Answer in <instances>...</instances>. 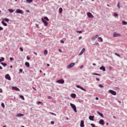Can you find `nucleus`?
<instances>
[{"label": "nucleus", "instance_id": "nucleus-12", "mask_svg": "<svg viewBox=\"0 0 127 127\" xmlns=\"http://www.w3.org/2000/svg\"><path fill=\"white\" fill-rule=\"evenodd\" d=\"M80 127H85V124H84V121L81 120L80 124Z\"/></svg>", "mask_w": 127, "mask_h": 127}, {"label": "nucleus", "instance_id": "nucleus-11", "mask_svg": "<svg viewBox=\"0 0 127 127\" xmlns=\"http://www.w3.org/2000/svg\"><path fill=\"white\" fill-rule=\"evenodd\" d=\"M99 124H100V125H102V126H104V125H105V121H104V120L101 119L99 121Z\"/></svg>", "mask_w": 127, "mask_h": 127}, {"label": "nucleus", "instance_id": "nucleus-41", "mask_svg": "<svg viewBox=\"0 0 127 127\" xmlns=\"http://www.w3.org/2000/svg\"><path fill=\"white\" fill-rule=\"evenodd\" d=\"M50 114H51V115H53V116H56V114H55V113L50 112Z\"/></svg>", "mask_w": 127, "mask_h": 127}, {"label": "nucleus", "instance_id": "nucleus-8", "mask_svg": "<svg viewBox=\"0 0 127 127\" xmlns=\"http://www.w3.org/2000/svg\"><path fill=\"white\" fill-rule=\"evenodd\" d=\"M87 16L89 18H94V15H93V14H92L91 13V12H89L87 13Z\"/></svg>", "mask_w": 127, "mask_h": 127}, {"label": "nucleus", "instance_id": "nucleus-9", "mask_svg": "<svg viewBox=\"0 0 127 127\" xmlns=\"http://www.w3.org/2000/svg\"><path fill=\"white\" fill-rule=\"evenodd\" d=\"M5 78L7 80H8L9 81H10V80H11V78H10V76H9V74H7L5 75Z\"/></svg>", "mask_w": 127, "mask_h": 127}, {"label": "nucleus", "instance_id": "nucleus-61", "mask_svg": "<svg viewBox=\"0 0 127 127\" xmlns=\"http://www.w3.org/2000/svg\"><path fill=\"white\" fill-rule=\"evenodd\" d=\"M0 70H2V67L0 66Z\"/></svg>", "mask_w": 127, "mask_h": 127}, {"label": "nucleus", "instance_id": "nucleus-57", "mask_svg": "<svg viewBox=\"0 0 127 127\" xmlns=\"http://www.w3.org/2000/svg\"><path fill=\"white\" fill-rule=\"evenodd\" d=\"M26 12H30V11H29V10H26Z\"/></svg>", "mask_w": 127, "mask_h": 127}, {"label": "nucleus", "instance_id": "nucleus-3", "mask_svg": "<svg viewBox=\"0 0 127 127\" xmlns=\"http://www.w3.org/2000/svg\"><path fill=\"white\" fill-rule=\"evenodd\" d=\"M120 36H122V35L121 34L118 33L117 32H115L113 34V37H119Z\"/></svg>", "mask_w": 127, "mask_h": 127}, {"label": "nucleus", "instance_id": "nucleus-1", "mask_svg": "<svg viewBox=\"0 0 127 127\" xmlns=\"http://www.w3.org/2000/svg\"><path fill=\"white\" fill-rule=\"evenodd\" d=\"M70 106L73 109L74 112H75V113H77V108H76V105L73 103H70Z\"/></svg>", "mask_w": 127, "mask_h": 127}, {"label": "nucleus", "instance_id": "nucleus-47", "mask_svg": "<svg viewBox=\"0 0 127 127\" xmlns=\"http://www.w3.org/2000/svg\"><path fill=\"white\" fill-rule=\"evenodd\" d=\"M0 30H3V28L2 27L0 26Z\"/></svg>", "mask_w": 127, "mask_h": 127}, {"label": "nucleus", "instance_id": "nucleus-45", "mask_svg": "<svg viewBox=\"0 0 127 127\" xmlns=\"http://www.w3.org/2000/svg\"><path fill=\"white\" fill-rule=\"evenodd\" d=\"M51 125H54V124H55L54 121H51Z\"/></svg>", "mask_w": 127, "mask_h": 127}, {"label": "nucleus", "instance_id": "nucleus-39", "mask_svg": "<svg viewBox=\"0 0 127 127\" xmlns=\"http://www.w3.org/2000/svg\"><path fill=\"white\" fill-rule=\"evenodd\" d=\"M37 104L38 105H39V104H43L41 101H38L37 102Z\"/></svg>", "mask_w": 127, "mask_h": 127}, {"label": "nucleus", "instance_id": "nucleus-33", "mask_svg": "<svg viewBox=\"0 0 127 127\" xmlns=\"http://www.w3.org/2000/svg\"><path fill=\"white\" fill-rule=\"evenodd\" d=\"M8 11H9V12H10L11 13H12V12L14 11V10H12V9H9Z\"/></svg>", "mask_w": 127, "mask_h": 127}, {"label": "nucleus", "instance_id": "nucleus-53", "mask_svg": "<svg viewBox=\"0 0 127 127\" xmlns=\"http://www.w3.org/2000/svg\"><path fill=\"white\" fill-rule=\"evenodd\" d=\"M51 96H48V98L49 99V100H50L51 99Z\"/></svg>", "mask_w": 127, "mask_h": 127}, {"label": "nucleus", "instance_id": "nucleus-51", "mask_svg": "<svg viewBox=\"0 0 127 127\" xmlns=\"http://www.w3.org/2000/svg\"><path fill=\"white\" fill-rule=\"evenodd\" d=\"M22 71H23V70H22V69H19V72H20L21 73V72H22Z\"/></svg>", "mask_w": 127, "mask_h": 127}, {"label": "nucleus", "instance_id": "nucleus-25", "mask_svg": "<svg viewBox=\"0 0 127 127\" xmlns=\"http://www.w3.org/2000/svg\"><path fill=\"white\" fill-rule=\"evenodd\" d=\"M25 66H26L27 67H29L30 66V64H29V63L28 62H26L25 63Z\"/></svg>", "mask_w": 127, "mask_h": 127}, {"label": "nucleus", "instance_id": "nucleus-44", "mask_svg": "<svg viewBox=\"0 0 127 127\" xmlns=\"http://www.w3.org/2000/svg\"><path fill=\"white\" fill-rule=\"evenodd\" d=\"M60 42H61V43L64 44V41H63V40H61L60 41Z\"/></svg>", "mask_w": 127, "mask_h": 127}, {"label": "nucleus", "instance_id": "nucleus-59", "mask_svg": "<svg viewBox=\"0 0 127 127\" xmlns=\"http://www.w3.org/2000/svg\"><path fill=\"white\" fill-rule=\"evenodd\" d=\"M59 52H62V50L60 49V50H59Z\"/></svg>", "mask_w": 127, "mask_h": 127}, {"label": "nucleus", "instance_id": "nucleus-28", "mask_svg": "<svg viewBox=\"0 0 127 127\" xmlns=\"http://www.w3.org/2000/svg\"><path fill=\"white\" fill-rule=\"evenodd\" d=\"M3 61H4V58L1 57L0 59V63H1V62H3Z\"/></svg>", "mask_w": 127, "mask_h": 127}, {"label": "nucleus", "instance_id": "nucleus-19", "mask_svg": "<svg viewBox=\"0 0 127 127\" xmlns=\"http://www.w3.org/2000/svg\"><path fill=\"white\" fill-rule=\"evenodd\" d=\"M71 98H73V99H75V98H76V94L72 93L71 94Z\"/></svg>", "mask_w": 127, "mask_h": 127}, {"label": "nucleus", "instance_id": "nucleus-29", "mask_svg": "<svg viewBox=\"0 0 127 127\" xmlns=\"http://www.w3.org/2000/svg\"><path fill=\"white\" fill-rule=\"evenodd\" d=\"M122 23L123 24V25H127V22L126 21H122Z\"/></svg>", "mask_w": 127, "mask_h": 127}, {"label": "nucleus", "instance_id": "nucleus-50", "mask_svg": "<svg viewBox=\"0 0 127 127\" xmlns=\"http://www.w3.org/2000/svg\"><path fill=\"white\" fill-rule=\"evenodd\" d=\"M83 68H84V65H81L80 66V69H83Z\"/></svg>", "mask_w": 127, "mask_h": 127}, {"label": "nucleus", "instance_id": "nucleus-52", "mask_svg": "<svg viewBox=\"0 0 127 127\" xmlns=\"http://www.w3.org/2000/svg\"><path fill=\"white\" fill-rule=\"evenodd\" d=\"M36 27L39 28V26L37 24H36Z\"/></svg>", "mask_w": 127, "mask_h": 127}, {"label": "nucleus", "instance_id": "nucleus-16", "mask_svg": "<svg viewBox=\"0 0 127 127\" xmlns=\"http://www.w3.org/2000/svg\"><path fill=\"white\" fill-rule=\"evenodd\" d=\"M84 52H85V48H83L81 50V51L80 52V53L79 54V56L82 55L83 53H84Z\"/></svg>", "mask_w": 127, "mask_h": 127}, {"label": "nucleus", "instance_id": "nucleus-22", "mask_svg": "<svg viewBox=\"0 0 127 127\" xmlns=\"http://www.w3.org/2000/svg\"><path fill=\"white\" fill-rule=\"evenodd\" d=\"M97 114L100 116L102 118H104V115L102 113H100V112L98 111Z\"/></svg>", "mask_w": 127, "mask_h": 127}, {"label": "nucleus", "instance_id": "nucleus-46", "mask_svg": "<svg viewBox=\"0 0 127 127\" xmlns=\"http://www.w3.org/2000/svg\"><path fill=\"white\" fill-rule=\"evenodd\" d=\"M20 50L22 52L23 51V49H22V48H20Z\"/></svg>", "mask_w": 127, "mask_h": 127}, {"label": "nucleus", "instance_id": "nucleus-6", "mask_svg": "<svg viewBox=\"0 0 127 127\" xmlns=\"http://www.w3.org/2000/svg\"><path fill=\"white\" fill-rule=\"evenodd\" d=\"M56 82L57 83H59V84H64V79H61L57 80Z\"/></svg>", "mask_w": 127, "mask_h": 127}, {"label": "nucleus", "instance_id": "nucleus-7", "mask_svg": "<svg viewBox=\"0 0 127 127\" xmlns=\"http://www.w3.org/2000/svg\"><path fill=\"white\" fill-rule=\"evenodd\" d=\"M109 93H111L112 95H113L114 96H116L117 95V92L113 90H109Z\"/></svg>", "mask_w": 127, "mask_h": 127}, {"label": "nucleus", "instance_id": "nucleus-23", "mask_svg": "<svg viewBox=\"0 0 127 127\" xmlns=\"http://www.w3.org/2000/svg\"><path fill=\"white\" fill-rule=\"evenodd\" d=\"M63 11V9L62 8V7H60L59 9V13H62V12Z\"/></svg>", "mask_w": 127, "mask_h": 127}, {"label": "nucleus", "instance_id": "nucleus-4", "mask_svg": "<svg viewBox=\"0 0 127 127\" xmlns=\"http://www.w3.org/2000/svg\"><path fill=\"white\" fill-rule=\"evenodd\" d=\"M42 22H43V23L45 24V26H47V25H48V22L45 20H44V19H43V18H42Z\"/></svg>", "mask_w": 127, "mask_h": 127}, {"label": "nucleus", "instance_id": "nucleus-38", "mask_svg": "<svg viewBox=\"0 0 127 127\" xmlns=\"http://www.w3.org/2000/svg\"><path fill=\"white\" fill-rule=\"evenodd\" d=\"M1 107H2V108H4V107H5L4 103H2L1 104Z\"/></svg>", "mask_w": 127, "mask_h": 127}, {"label": "nucleus", "instance_id": "nucleus-56", "mask_svg": "<svg viewBox=\"0 0 127 127\" xmlns=\"http://www.w3.org/2000/svg\"><path fill=\"white\" fill-rule=\"evenodd\" d=\"M78 39H82V36H80V37H79V38H78Z\"/></svg>", "mask_w": 127, "mask_h": 127}, {"label": "nucleus", "instance_id": "nucleus-30", "mask_svg": "<svg viewBox=\"0 0 127 127\" xmlns=\"http://www.w3.org/2000/svg\"><path fill=\"white\" fill-rule=\"evenodd\" d=\"M25 3H30V2H32V0H26L24 1Z\"/></svg>", "mask_w": 127, "mask_h": 127}, {"label": "nucleus", "instance_id": "nucleus-48", "mask_svg": "<svg viewBox=\"0 0 127 127\" xmlns=\"http://www.w3.org/2000/svg\"><path fill=\"white\" fill-rule=\"evenodd\" d=\"M27 60H30V58H29V57L27 56Z\"/></svg>", "mask_w": 127, "mask_h": 127}, {"label": "nucleus", "instance_id": "nucleus-63", "mask_svg": "<svg viewBox=\"0 0 127 127\" xmlns=\"http://www.w3.org/2000/svg\"><path fill=\"white\" fill-rule=\"evenodd\" d=\"M92 65H93V66H96V64H93Z\"/></svg>", "mask_w": 127, "mask_h": 127}, {"label": "nucleus", "instance_id": "nucleus-54", "mask_svg": "<svg viewBox=\"0 0 127 127\" xmlns=\"http://www.w3.org/2000/svg\"><path fill=\"white\" fill-rule=\"evenodd\" d=\"M95 99L98 101L99 100V97H96L95 98Z\"/></svg>", "mask_w": 127, "mask_h": 127}, {"label": "nucleus", "instance_id": "nucleus-35", "mask_svg": "<svg viewBox=\"0 0 127 127\" xmlns=\"http://www.w3.org/2000/svg\"><path fill=\"white\" fill-rule=\"evenodd\" d=\"M114 16L115 17H118L119 16V14H118V13H114Z\"/></svg>", "mask_w": 127, "mask_h": 127}, {"label": "nucleus", "instance_id": "nucleus-18", "mask_svg": "<svg viewBox=\"0 0 127 127\" xmlns=\"http://www.w3.org/2000/svg\"><path fill=\"white\" fill-rule=\"evenodd\" d=\"M23 116H24V115L21 114V113H19L18 114L16 115V117L17 118L19 117H23Z\"/></svg>", "mask_w": 127, "mask_h": 127}, {"label": "nucleus", "instance_id": "nucleus-15", "mask_svg": "<svg viewBox=\"0 0 127 127\" xmlns=\"http://www.w3.org/2000/svg\"><path fill=\"white\" fill-rule=\"evenodd\" d=\"M94 118H95L94 116H90L89 117V119L90 121H94Z\"/></svg>", "mask_w": 127, "mask_h": 127}, {"label": "nucleus", "instance_id": "nucleus-17", "mask_svg": "<svg viewBox=\"0 0 127 127\" xmlns=\"http://www.w3.org/2000/svg\"><path fill=\"white\" fill-rule=\"evenodd\" d=\"M100 70H102L104 72H105V71H106V67H105L104 66H102L100 67Z\"/></svg>", "mask_w": 127, "mask_h": 127}, {"label": "nucleus", "instance_id": "nucleus-62", "mask_svg": "<svg viewBox=\"0 0 127 127\" xmlns=\"http://www.w3.org/2000/svg\"><path fill=\"white\" fill-rule=\"evenodd\" d=\"M34 53L35 55H37V53L34 52Z\"/></svg>", "mask_w": 127, "mask_h": 127}, {"label": "nucleus", "instance_id": "nucleus-43", "mask_svg": "<svg viewBox=\"0 0 127 127\" xmlns=\"http://www.w3.org/2000/svg\"><path fill=\"white\" fill-rule=\"evenodd\" d=\"M13 60H14V59H13V58H10V61H13Z\"/></svg>", "mask_w": 127, "mask_h": 127}, {"label": "nucleus", "instance_id": "nucleus-21", "mask_svg": "<svg viewBox=\"0 0 127 127\" xmlns=\"http://www.w3.org/2000/svg\"><path fill=\"white\" fill-rule=\"evenodd\" d=\"M44 54L45 56H46V55H47V54H48V51L47 50H45L44 52Z\"/></svg>", "mask_w": 127, "mask_h": 127}, {"label": "nucleus", "instance_id": "nucleus-64", "mask_svg": "<svg viewBox=\"0 0 127 127\" xmlns=\"http://www.w3.org/2000/svg\"><path fill=\"white\" fill-rule=\"evenodd\" d=\"M10 68H12V65H10Z\"/></svg>", "mask_w": 127, "mask_h": 127}, {"label": "nucleus", "instance_id": "nucleus-10", "mask_svg": "<svg viewBox=\"0 0 127 127\" xmlns=\"http://www.w3.org/2000/svg\"><path fill=\"white\" fill-rule=\"evenodd\" d=\"M76 88H78V89H80L81 90H82V91H84V92H86L87 90L85 89V88L82 87L81 86L78 85H76Z\"/></svg>", "mask_w": 127, "mask_h": 127}, {"label": "nucleus", "instance_id": "nucleus-5", "mask_svg": "<svg viewBox=\"0 0 127 127\" xmlns=\"http://www.w3.org/2000/svg\"><path fill=\"white\" fill-rule=\"evenodd\" d=\"M16 13H20L21 14H23V11L19 9H17L16 10Z\"/></svg>", "mask_w": 127, "mask_h": 127}, {"label": "nucleus", "instance_id": "nucleus-40", "mask_svg": "<svg viewBox=\"0 0 127 127\" xmlns=\"http://www.w3.org/2000/svg\"><path fill=\"white\" fill-rule=\"evenodd\" d=\"M99 87L100 88H104V86L101 84H99Z\"/></svg>", "mask_w": 127, "mask_h": 127}, {"label": "nucleus", "instance_id": "nucleus-31", "mask_svg": "<svg viewBox=\"0 0 127 127\" xmlns=\"http://www.w3.org/2000/svg\"><path fill=\"white\" fill-rule=\"evenodd\" d=\"M92 75H95V76H101V74L97 73H93Z\"/></svg>", "mask_w": 127, "mask_h": 127}, {"label": "nucleus", "instance_id": "nucleus-27", "mask_svg": "<svg viewBox=\"0 0 127 127\" xmlns=\"http://www.w3.org/2000/svg\"><path fill=\"white\" fill-rule=\"evenodd\" d=\"M98 41H100V42H103V38H102V37H98Z\"/></svg>", "mask_w": 127, "mask_h": 127}, {"label": "nucleus", "instance_id": "nucleus-32", "mask_svg": "<svg viewBox=\"0 0 127 127\" xmlns=\"http://www.w3.org/2000/svg\"><path fill=\"white\" fill-rule=\"evenodd\" d=\"M3 20H4V21H6V22H8V21H9V19L6 18L3 19Z\"/></svg>", "mask_w": 127, "mask_h": 127}, {"label": "nucleus", "instance_id": "nucleus-58", "mask_svg": "<svg viewBox=\"0 0 127 127\" xmlns=\"http://www.w3.org/2000/svg\"><path fill=\"white\" fill-rule=\"evenodd\" d=\"M97 81H100V78H96Z\"/></svg>", "mask_w": 127, "mask_h": 127}, {"label": "nucleus", "instance_id": "nucleus-37", "mask_svg": "<svg viewBox=\"0 0 127 127\" xmlns=\"http://www.w3.org/2000/svg\"><path fill=\"white\" fill-rule=\"evenodd\" d=\"M117 7L119 8H121V6H120V2H119L117 4Z\"/></svg>", "mask_w": 127, "mask_h": 127}, {"label": "nucleus", "instance_id": "nucleus-60", "mask_svg": "<svg viewBox=\"0 0 127 127\" xmlns=\"http://www.w3.org/2000/svg\"><path fill=\"white\" fill-rule=\"evenodd\" d=\"M95 44H96V45H99V43L96 42V43H95Z\"/></svg>", "mask_w": 127, "mask_h": 127}, {"label": "nucleus", "instance_id": "nucleus-42", "mask_svg": "<svg viewBox=\"0 0 127 127\" xmlns=\"http://www.w3.org/2000/svg\"><path fill=\"white\" fill-rule=\"evenodd\" d=\"M76 32L77 33H82V32H83V31H77Z\"/></svg>", "mask_w": 127, "mask_h": 127}, {"label": "nucleus", "instance_id": "nucleus-26", "mask_svg": "<svg viewBox=\"0 0 127 127\" xmlns=\"http://www.w3.org/2000/svg\"><path fill=\"white\" fill-rule=\"evenodd\" d=\"M1 64L4 67L7 66V64L6 63H1Z\"/></svg>", "mask_w": 127, "mask_h": 127}, {"label": "nucleus", "instance_id": "nucleus-34", "mask_svg": "<svg viewBox=\"0 0 127 127\" xmlns=\"http://www.w3.org/2000/svg\"><path fill=\"white\" fill-rule=\"evenodd\" d=\"M20 98L21 99H22V100H23V101H24L25 99H24V96H23V95H20Z\"/></svg>", "mask_w": 127, "mask_h": 127}, {"label": "nucleus", "instance_id": "nucleus-36", "mask_svg": "<svg viewBox=\"0 0 127 127\" xmlns=\"http://www.w3.org/2000/svg\"><path fill=\"white\" fill-rule=\"evenodd\" d=\"M115 55L116 56H118V57H121V55H120V54H118V53H116L115 54Z\"/></svg>", "mask_w": 127, "mask_h": 127}, {"label": "nucleus", "instance_id": "nucleus-49", "mask_svg": "<svg viewBox=\"0 0 127 127\" xmlns=\"http://www.w3.org/2000/svg\"><path fill=\"white\" fill-rule=\"evenodd\" d=\"M0 93H2V89L0 88Z\"/></svg>", "mask_w": 127, "mask_h": 127}, {"label": "nucleus", "instance_id": "nucleus-20", "mask_svg": "<svg viewBox=\"0 0 127 127\" xmlns=\"http://www.w3.org/2000/svg\"><path fill=\"white\" fill-rule=\"evenodd\" d=\"M2 24L4 25V26H7V24L4 22V21H1Z\"/></svg>", "mask_w": 127, "mask_h": 127}, {"label": "nucleus", "instance_id": "nucleus-24", "mask_svg": "<svg viewBox=\"0 0 127 127\" xmlns=\"http://www.w3.org/2000/svg\"><path fill=\"white\" fill-rule=\"evenodd\" d=\"M43 19H44V20H46V21H49V19L47 16L44 17L43 18Z\"/></svg>", "mask_w": 127, "mask_h": 127}, {"label": "nucleus", "instance_id": "nucleus-2", "mask_svg": "<svg viewBox=\"0 0 127 127\" xmlns=\"http://www.w3.org/2000/svg\"><path fill=\"white\" fill-rule=\"evenodd\" d=\"M74 66H75V63H71L67 66V68L70 69V68H72V67H74Z\"/></svg>", "mask_w": 127, "mask_h": 127}, {"label": "nucleus", "instance_id": "nucleus-14", "mask_svg": "<svg viewBox=\"0 0 127 127\" xmlns=\"http://www.w3.org/2000/svg\"><path fill=\"white\" fill-rule=\"evenodd\" d=\"M12 90H15V91H18V92H19L20 91V89H19V88L17 87H15V86H13L12 87Z\"/></svg>", "mask_w": 127, "mask_h": 127}, {"label": "nucleus", "instance_id": "nucleus-13", "mask_svg": "<svg viewBox=\"0 0 127 127\" xmlns=\"http://www.w3.org/2000/svg\"><path fill=\"white\" fill-rule=\"evenodd\" d=\"M98 37H99V35L97 34L95 35V36L91 38V40H92V41H95V40H96V39H97V38Z\"/></svg>", "mask_w": 127, "mask_h": 127}, {"label": "nucleus", "instance_id": "nucleus-55", "mask_svg": "<svg viewBox=\"0 0 127 127\" xmlns=\"http://www.w3.org/2000/svg\"><path fill=\"white\" fill-rule=\"evenodd\" d=\"M47 67H49V66H50V64H47Z\"/></svg>", "mask_w": 127, "mask_h": 127}]
</instances>
